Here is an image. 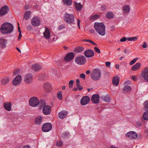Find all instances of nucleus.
Returning a JSON list of instances; mask_svg holds the SVG:
<instances>
[{
  "label": "nucleus",
  "mask_w": 148,
  "mask_h": 148,
  "mask_svg": "<svg viewBox=\"0 0 148 148\" xmlns=\"http://www.w3.org/2000/svg\"><path fill=\"white\" fill-rule=\"evenodd\" d=\"M13 29V25L9 22L4 23L1 25L0 28V32L3 34H10L12 32Z\"/></svg>",
  "instance_id": "1"
},
{
  "label": "nucleus",
  "mask_w": 148,
  "mask_h": 148,
  "mask_svg": "<svg viewBox=\"0 0 148 148\" xmlns=\"http://www.w3.org/2000/svg\"><path fill=\"white\" fill-rule=\"evenodd\" d=\"M94 27L96 32L102 36L105 35L106 27L103 23L95 22Z\"/></svg>",
  "instance_id": "2"
},
{
  "label": "nucleus",
  "mask_w": 148,
  "mask_h": 148,
  "mask_svg": "<svg viewBox=\"0 0 148 148\" xmlns=\"http://www.w3.org/2000/svg\"><path fill=\"white\" fill-rule=\"evenodd\" d=\"M38 108L39 110H41L42 108L43 113L45 115H48L51 112V106L49 105H46L44 101L40 103Z\"/></svg>",
  "instance_id": "3"
},
{
  "label": "nucleus",
  "mask_w": 148,
  "mask_h": 148,
  "mask_svg": "<svg viewBox=\"0 0 148 148\" xmlns=\"http://www.w3.org/2000/svg\"><path fill=\"white\" fill-rule=\"evenodd\" d=\"M101 76V72L99 69L94 70L91 74V78L94 81L99 80Z\"/></svg>",
  "instance_id": "4"
},
{
  "label": "nucleus",
  "mask_w": 148,
  "mask_h": 148,
  "mask_svg": "<svg viewBox=\"0 0 148 148\" xmlns=\"http://www.w3.org/2000/svg\"><path fill=\"white\" fill-rule=\"evenodd\" d=\"M64 19L65 21L68 24L73 23L75 21L74 15L72 14H70L67 13L65 14Z\"/></svg>",
  "instance_id": "5"
},
{
  "label": "nucleus",
  "mask_w": 148,
  "mask_h": 148,
  "mask_svg": "<svg viewBox=\"0 0 148 148\" xmlns=\"http://www.w3.org/2000/svg\"><path fill=\"white\" fill-rule=\"evenodd\" d=\"M29 104L32 106L35 107L40 105V103L38 98L33 97L30 98L29 100Z\"/></svg>",
  "instance_id": "6"
},
{
  "label": "nucleus",
  "mask_w": 148,
  "mask_h": 148,
  "mask_svg": "<svg viewBox=\"0 0 148 148\" xmlns=\"http://www.w3.org/2000/svg\"><path fill=\"white\" fill-rule=\"evenodd\" d=\"M75 61L78 64L83 65L86 62V59L83 56H78L75 58Z\"/></svg>",
  "instance_id": "7"
},
{
  "label": "nucleus",
  "mask_w": 148,
  "mask_h": 148,
  "mask_svg": "<svg viewBox=\"0 0 148 148\" xmlns=\"http://www.w3.org/2000/svg\"><path fill=\"white\" fill-rule=\"evenodd\" d=\"M52 128V126L50 123L43 124L42 127V131L44 132H47L50 131Z\"/></svg>",
  "instance_id": "8"
},
{
  "label": "nucleus",
  "mask_w": 148,
  "mask_h": 148,
  "mask_svg": "<svg viewBox=\"0 0 148 148\" xmlns=\"http://www.w3.org/2000/svg\"><path fill=\"white\" fill-rule=\"evenodd\" d=\"M31 22L32 25L35 27L39 26L41 23L40 18L36 16L33 17L32 19Z\"/></svg>",
  "instance_id": "9"
},
{
  "label": "nucleus",
  "mask_w": 148,
  "mask_h": 148,
  "mask_svg": "<svg viewBox=\"0 0 148 148\" xmlns=\"http://www.w3.org/2000/svg\"><path fill=\"white\" fill-rule=\"evenodd\" d=\"M43 87L45 91L49 93L52 92V86L51 84L49 82L45 83L43 84Z\"/></svg>",
  "instance_id": "10"
},
{
  "label": "nucleus",
  "mask_w": 148,
  "mask_h": 148,
  "mask_svg": "<svg viewBox=\"0 0 148 148\" xmlns=\"http://www.w3.org/2000/svg\"><path fill=\"white\" fill-rule=\"evenodd\" d=\"M125 136L126 137L131 139H135L138 136L137 133L134 131H130L127 132Z\"/></svg>",
  "instance_id": "11"
},
{
  "label": "nucleus",
  "mask_w": 148,
  "mask_h": 148,
  "mask_svg": "<svg viewBox=\"0 0 148 148\" xmlns=\"http://www.w3.org/2000/svg\"><path fill=\"white\" fill-rule=\"evenodd\" d=\"M9 10L8 7L7 5H4L0 9V17L5 15Z\"/></svg>",
  "instance_id": "12"
},
{
  "label": "nucleus",
  "mask_w": 148,
  "mask_h": 148,
  "mask_svg": "<svg viewBox=\"0 0 148 148\" xmlns=\"http://www.w3.org/2000/svg\"><path fill=\"white\" fill-rule=\"evenodd\" d=\"M140 76L143 77L144 80L148 81V67L145 68L142 72Z\"/></svg>",
  "instance_id": "13"
},
{
  "label": "nucleus",
  "mask_w": 148,
  "mask_h": 148,
  "mask_svg": "<svg viewBox=\"0 0 148 148\" xmlns=\"http://www.w3.org/2000/svg\"><path fill=\"white\" fill-rule=\"evenodd\" d=\"M90 100V98L88 96H85L81 99L80 103L82 105L84 106L87 104L89 102Z\"/></svg>",
  "instance_id": "14"
},
{
  "label": "nucleus",
  "mask_w": 148,
  "mask_h": 148,
  "mask_svg": "<svg viewBox=\"0 0 148 148\" xmlns=\"http://www.w3.org/2000/svg\"><path fill=\"white\" fill-rule=\"evenodd\" d=\"M21 75H17L13 80V84L15 86L18 85L21 82Z\"/></svg>",
  "instance_id": "15"
},
{
  "label": "nucleus",
  "mask_w": 148,
  "mask_h": 148,
  "mask_svg": "<svg viewBox=\"0 0 148 148\" xmlns=\"http://www.w3.org/2000/svg\"><path fill=\"white\" fill-rule=\"evenodd\" d=\"M119 77L116 75L113 77L112 80V83L114 86H117L119 85Z\"/></svg>",
  "instance_id": "16"
},
{
  "label": "nucleus",
  "mask_w": 148,
  "mask_h": 148,
  "mask_svg": "<svg viewBox=\"0 0 148 148\" xmlns=\"http://www.w3.org/2000/svg\"><path fill=\"white\" fill-rule=\"evenodd\" d=\"M74 57V54L71 52L68 53L64 57V60L65 61L69 62Z\"/></svg>",
  "instance_id": "17"
},
{
  "label": "nucleus",
  "mask_w": 148,
  "mask_h": 148,
  "mask_svg": "<svg viewBox=\"0 0 148 148\" xmlns=\"http://www.w3.org/2000/svg\"><path fill=\"white\" fill-rule=\"evenodd\" d=\"M91 99L94 103H98L99 102V96L98 94H94L92 96Z\"/></svg>",
  "instance_id": "18"
},
{
  "label": "nucleus",
  "mask_w": 148,
  "mask_h": 148,
  "mask_svg": "<svg viewBox=\"0 0 148 148\" xmlns=\"http://www.w3.org/2000/svg\"><path fill=\"white\" fill-rule=\"evenodd\" d=\"M43 118L41 116H37L35 118L34 120V123L36 125H39L41 124L42 122Z\"/></svg>",
  "instance_id": "19"
},
{
  "label": "nucleus",
  "mask_w": 148,
  "mask_h": 148,
  "mask_svg": "<svg viewBox=\"0 0 148 148\" xmlns=\"http://www.w3.org/2000/svg\"><path fill=\"white\" fill-rule=\"evenodd\" d=\"M130 83V82L129 81H126L124 84V87L123 88V92H130L131 89V87L129 86H127V85Z\"/></svg>",
  "instance_id": "20"
},
{
  "label": "nucleus",
  "mask_w": 148,
  "mask_h": 148,
  "mask_svg": "<svg viewBox=\"0 0 148 148\" xmlns=\"http://www.w3.org/2000/svg\"><path fill=\"white\" fill-rule=\"evenodd\" d=\"M84 55L86 57L91 58L94 56V52L92 50L89 49L84 51Z\"/></svg>",
  "instance_id": "21"
},
{
  "label": "nucleus",
  "mask_w": 148,
  "mask_h": 148,
  "mask_svg": "<svg viewBox=\"0 0 148 148\" xmlns=\"http://www.w3.org/2000/svg\"><path fill=\"white\" fill-rule=\"evenodd\" d=\"M31 68L33 70L37 71H39L41 69L42 66L38 64H35L31 66Z\"/></svg>",
  "instance_id": "22"
},
{
  "label": "nucleus",
  "mask_w": 148,
  "mask_h": 148,
  "mask_svg": "<svg viewBox=\"0 0 148 148\" xmlns=\"http://www.w3.org/2000/svg\"><path fill=\"white\" fill-rule=\"evenodd\" d=\"M44 37L46 39H49L51 36V33L49 29L46 28L45 31L43 33Z\"/></svg>",
  "instance_id": "23"
},
{
  "label": "nucleus",
  "mask_w": 148,
  "mask_h": 148,
  "mask_svg": "<svg viewBox=\"0 0 148 148\" xmlns=\"http://www.w3.org/2000/svg\"><path fill=\"white\" fill-rule=\"evenodd\" d=\"M141 64L140 62L136 63L131 68V69L133 71H136L139 70L141 66Z\"/></svg>",
  "instance_id": "24"
},
{
  "label": "nucleus",
  "mask_w": 148,
  "mask_h": 148,
  "mask_svg": "<svg viewBox=\"0 0 148 148\" xmlns=\"http://www.w3.org/2000/svg\"><path fill=\"white\" fill-rule=\"evenodd\" d=\"M130 7L128 5H125L122 7V10L123 13L125 14H128L130 12Z\"/></svg>",
  "instance_id": "25"
},
{
  "label": "nucleus",
  "mask_w": 148,
  "mask_h": 148,
  "mask_svg": "<svg viewBox=\"0 0 148 148\" xmlns=\"http://www.w3.org/2000/svg\"><path fill=\"white\" fill-rule=\"evenodd\" d=\"M67 115V112L66 111L62 110L60 111L58 114L59 117L60 119H63Z\"/></svg>",
  "instance_id": "26"
},
{
  "label": "nucleus",
  "mask_w": 148,
  "mask_h": 148,
  "mask_svg": "<svg viewBox=\"0 0 148 148\" xmlns=\"http://www.w3.org/2000/svg\"><path fill=\"white\" fill-rule=\"evenodd\" d=\"M6 40L4 38H0V46L1 48H5L6 47Z\"/></svg>",
  "instance_id": "27"
},
{
  "label": "nucleus",
  "mask_w": 148,
  "mask_h": 148,
  "mask_svg": "<svg viewBox=\"0 0 148 148\" xmlns=\"http://www.w3.org/2000/svg\"><path fill=\"white\" fill-rule=\"evenodd\" d=\"M4 107L5 109L8 111H10L11 110V104L10 102L4 103Z\"/></svg>",
  "instance_id": "28"
},
{
  "label": "nucleus",
  "mask_w": 148,
  "mask_h": 148,
  "mask_svg": "<svg viewBox=\"0 0 148 148\" xmlns=\"http://www.w3.org/2000/svg\"><path fill=\"white\" fill-rule=\"evenodd\" d=\"M105 16L107 18L111 19L114 17V14L112 12H108L106 13Z\"/></svg>",
  "instance_id": "29"
},
{
  "label": "nucleus",
  "mask_w": 148,
  "mask_h": 148,
  "mask_svg": "<svg viewBox=\"0 0 148 148\" xmlns=\"http://www.w3.org/2000/svg\"><path fill=\"white\" fill-rule=\"evenodd\" d=\"M74 5L75 8L78 11H80L82 8V5L80 3H77L76 2H74Z\"/></svg>",
  "instance_id": "30"
},
{
  "label": "nucleus",
  "mask_w": 148,
  "mask_h": 148,
  "mask_svg": "<svg viewBox=\"0 0 148 148\" xmlns=\"http://www.w3.org/2000/svg\"><path fill=\"white\" fill-rule=\"evenodd\" d=\"M62 2L63 4L66 6L71 5L73 3L72 0H62Z\"/></svg>",
  "instance_id": "31"
},
{
  "label": "nucleus",
  "mask_w": 148,
  "mask_h": 148,
  "mask_svg": "<svg viewBox=\"0 0 148 148\" xmlns=\"http://www.w3.org/2000/svg\"><path fill=\"white\" fill-rule=\"evenodd\" d=\"M100 17V16L97 14H92L90 17V20L94 21L98 19Z\"/></svg>",
  "instance_id": "32"
},
{
  "label": "nucleus",
  "mask_w": 148,
  "mask_h": 148,
  "mask_svg": "<svg viewBox=\"0 0 148 148\" xmlns=\"http://www.w3.org/2000/svg\"><path fill=\"white\" fill-rule=\"evenodd\" d=\"M57 96L58 99L60 100H62L63 99V96L61 91H59L57 93Z\"/></svg>",
  "instance_id": "33"
},
{
  "label": "nucleus",
  "mask_w": 148,
  "mask_h": 148,
  "mask_svg": "<svg viewBox=\"0 0 148 148\" xmlns=\"http://www.w3.org/2000/svg\"><path fill=\"white\" fill-rule=\"evenodd\" d=\"M138 37L137 36L132 37H127V40L128 41H136L138 40Z\"/></svg>",
  "instance_id": "34"
},
{
  "label": "nucleus",
  "mask_w": 148,
  "mask_h": 148,
  "mask_svg": "<svg viewBox=\"0 0 148 148\" xmlns=\"http://www.w3.org/2000/svg\"><path fill=\"white\" fill-rule=\"evenodd\" d=\"M84 48L82 47H79L76 48L75 49V51L77 53H79L84 50Z\"/></svg>",
  "instance_id": "35"
},
{
  "label": "nucleus",
  "mask_w": 148,
  "mask_h": 148,
  "mask_svg": "<svg viewBox=\"0 0 148 148\" xmlns=\"http://www.w3.org/2000/svg\"><path fill=\"white\" fill-rule=\"evenodd\" d=\"M9 79L8 77H5L2 79L1 80L2 83L3 84H6L8 83Z\"/></svg>",
  "instance_id": "36"
},
{
  "label": "nucleus",
  "mask_w": 148,
  "mask_h": 148,
  "mask_svg": "<svg viewBox=\"0 0 148 148\" xmlns=\"http://www.w3.org/2000/svg\"><path fill=\"white\" fill-rule=\"evenodd\" d=\"M143 118L146 121H148V111L145 112L143 114Z\"/></svg>",
  "instance_id": "37"
},
{
  "label": "nucleus",
  "mask_w": 148,
  "mask_h": 148,
  "mask_svg": "<svg viewBox=\"0 0 148 148\" xmlns=\"http://www.w3.org/2000/svg\"><path fill=\"white\" fill-rule=\"evenodd\" d=\"M84 41L87 42H88L92 44V45H94V46H97V44L95 43L92 40H89V39H85L84 40Z\"/></svg>",
  "instance_id": "38"
},
{
  "label": "nucleus",
  "mask_w": 148,
  "mask_h": 148,
  "mask_svg": "<svg viewBox=\"0 0 148 148\" xmlns=\"http://www.w3.org/2000/svg\"><path fill=\"white\" fill-rule=\"evenodd\" d=\"M103 99L106 102H109L110 100V98L109 96L106 95L104 97Z\"/></svg>",
  "instance_id": "39"
},
{
  "label": "nucleus",
  "mask_w": 148,
  "mask_h": 148,
  "mask_svg": "<svg viewBox=\"0 0 148 148\" xmlns=\"http://www.w3.org/2000/svg\"><path fill=\"white\" fill-rule=\"evenodd\" d=\"M33 75L32 74H28V83L31 82L32 81Z\"/></svg>",
  "instance_id": "40"
},
{
  "label": "nucleus",
  "mask_w": 148,
  "mask_h": 148,
  "mask_svg": "<svg viewBox=\"0 0 148 148\" xmlns=\"http://www.w3.org/2000/svg\"><path fill=\"white\" fill-rule=\"evenodd\" d=\"M144 108L145 110L148 109V101H145L144 103Z\"/></svg>",
  "instance_id": "41"
},
{
  "label": "nucleus",
  "mask_w": 148,
  "mask_h": 148,
  "mask_svg": "<svg viewBox=\"0 0 148 148\" xmlns=\"http://www.w3.org/2000/svg\"><path fill=\"white\" fill-rule=\"evenodd\" d=\"M138 76L136 75H131L130 76V78L134 81H136L137 80Z\"/></svg>",
  "instance_id": "42"
},
{
  "label": "nucleus",
  "mask_w": 148,
  "mask_h": 148,
  "mask_svg": "<svg viewBox=\"0 0 148 148\" xmlns=\"http://www.w3.org/2000/svg\"><path fill=\"white\" fill-rule=\"evenodd\" d=\"M138 58H135L130 62V65H133L138 60Z\"/></svg>",
  "instance_id": "43"
},
{
  "label": "nucleus",
  "mask_w": 148,
  "mask_h": 148,
  "mask_svg": "<svg viewBox=\"0 0 148 148\" xmlns=\"http://www.w3.org/2000/svg\"><path fill=\"white\" fill-rule=\"evenodd\" d=\"M74 81L73 80H70L69 83V86L70 88H71L73 87V84L74 83Z\"/></svg>",
  "instance_id": "44"
},
{
  "label": "nucleus",
  "mask_w": 148,
  "mask_h": 148,
  "mask_svg": "<svg viewBox=\"0 0 148 148\" xmlns=\"http://www.w3.org/2000/svg\"><path fill=\"white\" fill-rule=\"evenodd\" d=\"M62 145V142L60 140H58L56 142V145L58 147H61Z\"/></svg>",
  "instance_id": "45"
},
{
  "label": "nucleus",
  "mask_w": 148,
  "mask_h": 148,
  "mask_svg": "<svg viewBox=\"0 0 148 148\" xmlns=\"http://www.w3.org/2000/svg\"><path fill=\"white\" fill-rule=\"evenodd\" d=\"M20 70L18 69H17V70H15L13 72V74L14 75H16L18 74H19L20 73Z\"/></svg>",
  "instance_id": "46"
},
{
  "label": "nucleus",
  "mask_w": 148,
  "mask_h": 148,
  "mask_svg": "<svg viewBox=\"0 0 148 148\" xmlns=\"http://www.w3.org/2000/svg\"><path fill=\"white\" fill-rule=\"evenodd\" d=\"M77 24L78 26V28L80 29L81 21L79 19H77Z\"/></svg>",
  "instance_id": "47"
},
{
  "label": "nucleus",
  "mask_w": 148,
  "mask_h": 148,
  "mask_svg": "<svg viewBox=\"0 0 148 148\" xmlns=\"http://www.w3.org/2000/svg\"><path fill=\"white\" fill-rule=\"evenodd\" d=\"M126 40H127V37H123L120 39V41L121 42H123L125 41Z\"/></svg>",
  "instance_id": "48"
},
{
  "label": "nucleus",
  "mask_w": 148,
  "mask_h": 148,
  "mask_svg": "<svg viewBox=\"0 0 148 148\" xmlns=\"http://www.w3.org/2000/svg\"><path fill=\"white\" fill-rule=\"evenodd\" d=\"M142 47L143 48H146L148 47V45L146 42H144L142 45Z\"/></svg>",
  "instance_id": "49"
},
{
  "label": "nucleus",
  "mask_w": 148,
  "mask_h": 148,
  "mask_svg": "<svg viewBox=\"0 0 148 148\" xmlns=\"http://www.w3.org/2000/svg\"><path fill=\"white\" fill-rule=\"evenodd\" d=\"M106 66L108 68L110 67L111 62H105Z\"/></svg>",
  "instance_id": "50"
},
{
  "label": "nucleus",
  "mask_w": 148,
  "mask_h": 148,
  "mask_svg": "<svg viewBox=\"0 0 148 148\" xmlns=\"http://www.w3.org/2000/svg\"><path fill=\"white\" fill-rule=\"evenodd\" d=\"M94 49L96 52L98 53H99L100 52V51L99 49L97 47H95L94 48Z\"/></svg>",
  "instance_id": "51"
},
{
  "label": "nucleus",
  "mask_w": 148,
  "mask_h": 148,
  "mask_svg": "<svg viewBox=\"0 0 148 148\" xmlns=\"http://www.w3.org/2000/svg\"><path fill=\"white\" fill-rule=\"evenodd\" d=\"M79 77L82 78L83 79H85L86 78V75L82 73L79 75Z\"/></svg>",
  "instance_id": "52"
},
{
  "label": "nucleus",
  "mask_w": 148,
  "mask_h": 148,
  "mask_svg": "<svg viewBox=\"0 0 148 148\" xmlns=\"http://www.w3.org/2000/svg\"><path fill=\"white\" fill-rule=\"evenodd\" d=\"M24 18L26 20L28 19V11H26L24 14Z\"/></svg>",
  "instance_id": "53"
},
{
  "label": "nucleus",
  "mask_w": 148,
  "mask_h": 148,
  "mask_svg": "<svg viewBox=\"0 0 148 148\" xmlns=\"http://www.w3.org/2000/svg\"><path fill=\"white\" fill-rule=\"evenodd\" d=\"M78 88V89L79 91H81L83 89V87L80 84L78 86H76Z\"/></svg>",
  "instance_id": "54"
},
{
  "label": "nucleus",
  "mask_w": 148,
  "mask_h": 148,
  "mask_svg": "<svg viewBox=\"0 0 148 148\" xmlns=\"http://www.w3.org/2000/svg\"><path fill=\"white\" fill-rule=\"evenodd\" d=\"M57 39V36L56 35H53V37L52 38V40L53 41H55Z\"/></svg>",
  "instance_id": "55"
},
{
  "label": "nucleus",
  "mask_w": 148,
  "mask_h": 148,
  "mask_svg": "<svg viewBox=\"0 0 148 148\" xmlns=\"http://www.w3.org/2000/svg\"><path fill=\"white\" fill-rule=\"evenodd\" d=\"M24 80L27 83L28 82V75H26L24 77Z\"/></svg>",
  "instance_id": "56"
},
{
  "label": "nucleus",
  "mask_w": 148,
  "mask_h": 148,
  "mask_svg": "<svg viewBox=\"0 0 148 148\" xmlns=\"http://www.w3.org/2000/svg\"><path fill=\"white\" fill-rule=\"evenodd\" d=\"M22 36V35L21 33V32H20V33H19V36H18V40H20Z\"/></svg>",
  "instance_id": "57"
},
{
  "label": "nucleus",
  "mask_w": 148,
  "mask_h": 148,
  "mask_svg": "<svg viewBox=\"0 0 148 148\" xmlns=\"http://www.w3.org/2000/svg\"><path fill=\"white\" fill-rule=\"evenodd\" d=\"M80 84V81L79 79H77L76 80V85L78 86Z\"/></svg>",
  "instance_id": "58"
},
{
  "label": "nucleus",
  "mask_w": 148,
  "mask_h": 148,
  "mask_svg": "<svg viewBox=\"0 0 148 148\" xmlns=\"http://www.w3.org/2000/svg\"><path fill=\"white\" fill-rule=\"evenodd\" d=\"M115 67L116 69H119V64H116L115 66Z\"/></svg>",
  "instance_id": "59"
},
{
  "label": "nucleus",
  "mask_w": 148,
  "mask_h": 148,
  "mask_svg": "<svg viewBox=\"0 0 148 148\" xmlns=\"http://www.w3.org/2000/svg\"><path fill=\"white\" fill-rule=\"evenodd\" d=\"M110 148H119L116 147L115 146L112 145L110 147Z\"/></svg>",
  "instance_id": "60"
},
{
  "label": "nucleus",
  "mask_w": 148,
  "mask_h": 148,
  "mask_svg": "<svg viewBox=\"0 0 148 148\" xmlns=\"http://www.w3.org/2000/svg\"><path fill=\"white\" fill-rule=\"evenodd\" d=\"M25 10L28 9V5H25Z\"/></svg>",
  "instance_id": "61"
},
{
  "label": "nucleus",
  "mask_w": 148,
  "mask_h": 148,
  "mask_svg": "<svg viewBox=\"0 0 148 148\" xmlns=\"http://www.w3.org/2000/svg\"><path fill=\"white\" fill-rule=\"evenodd\" d=\"M18 31L19 32V33H20V32H21V28L19 26H18Z\"/></svg>",
  "instance_id": "62"
},
{
  "label": "nucleus",
  "mask_w": 148,
  "mask_h": 148,
  "mask_svg": "<svg viewBox=\"0 0 148 148\" xmlns=\"http://www.w3.org/2000/svg\"><path fill=\"white\" fill-rule=\"evenodd\" d=\"M16 49L18 51H19V52L21 53V51L20 50L18 47H16Z\"/></svg>",
  "instance_id": "63"
},
{
  "label": "nucleus",
  "mask_w": 148,
  "mask_h": 148,
  "mask_svg": "<svg viewBox=\"0 0 148 148\" xmlns=\"http://www.w3.org/2000/svg\"><path fill=\"white\" fill-rule=\"evenodd\" d=\"M90 71L89 70H87L86 71V73L87 74H89L90 73Z\"/></svg>",
  "instance_id": "64"
}]
</instances>
